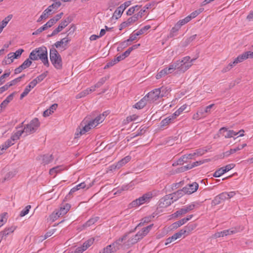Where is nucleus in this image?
Returning a JSON list of instances; mask_svg holds the SVG:
<instances>
[{
    "label": "nucleus",
    "mask_w": 253,
    "mask_h": 253,
    "mask_svg": "<svg viewBox=\"0 0 253 253\" xmlns=\"http://www.w3.org/2000/svg\"><path fill=\"white\" fill-rule=\"evenodd\" d=\"M129 233H126L122 237L114 242L112 244L109 245L104 248L99 253H114L118 250L125 248V242L124 241L126 239V237Z\"/></svg>",
    "instance_id": "obj_1"
},
{
    "label": "nucleus",
    "mask_w": 253,
    "mask_h": 253,
    "mask_svg": "<svg viewBox=\"0 0 253 253\" xmlns=\"http://www.w3.org/2000/svg\"><path fill=\"white\" fill-rule=\"evenodd\" d=\"M194 60L195 59L190 60V57L187 56L183 58L181 60H177L171 64L175 70L177 69L180 72L184 73L191 67Z\"/></svg>",
    "instance_id": "obj_2"
},
{
    "label": "nucleus",
    "mask_w": 253,
    "mask_h": 253,
    "mask_svg": "<svg viewBox=\"0 0 253 253\" xmlns=\"http://www.w3.org/2000/svg\"><path fill=\"white\" fill-rule=\"evenodd\" d=\"M49 57L50 61L54 67L56 69H61L62 68L61 57L57 50L53 47L50 49Z\"/></svg>",
    "instance_id": "obj_3"
},
{
    "label": "nucleus",
    "mask_w": 253,
    "mask_h": 253,
    "mask_svg": "<svg viewBox=\"0 0 253 253\" xmlns=\"http://www.w3.org/2000/svg\"><path fill=\"white\" fill-rule=\"evenodd\" d=\"M38 58L41 59L43 64L49 67V63L47 58V50L45 46H42L35 49Z\"/></svg>",
    "instance_id": "obj_4"
},
{
    "label": "nucleus",
    "mask_w": 253,
    "mask_h": 253,
    "mask_svg": "<svg viewBox=\"0 0 253 253\" xmlns=\"http://www.w3.org/2000/svg\"><path fill=\"white\" fill-rule=\"evenodd\" d=\"M40 126V123L38 119L35 118L24 126L23 130L26 135L32 134L36 131Z\"/></svg>",
    "instance_id": "obj_5"
},
{
    "label": "nucleus",
    "mask_w": 253,
    "mask_h": 253,
    "mask_svg": "<svg viewBox=\"0 0 253 253\" xmlns=\"http://www.w3.org/2000/svg\"><path fill=\"white\" fill-rule=\"evenodd\" d=\"M152 194L151 193H147L144 194L142 197H140L131 202L128 205V208H132L141 205L148 201L151 198H152Z\"/></svg>",
    "instance_id": "obj_6"
},
{
    "label": "nucleus",
    "mask_w": 253,
    "mask_h": 253,
    "mask_svg": "<svg viewBox=\"0 0 253 253\" xmlns=\"http://www.w3.org/2000/svg\"><path fill=\"white\" fill-rule=\"evenodd\" d=\"M71 22V19L68 17L64 20L62 21L57 28L53 31L50 35L47 36L48 37H51L57 34L65 28Z\"/></svg>",
    "instance_id": "obj_7"
},
{
    "label": "nucleus",
    "mask_w": 253,
    "mask_h": 253,
    "mask_svg": "<svg viewBox=\"0 0 253 253\" xmlns=\"http://www.w3.org/2000/svg\"><path fill=\"white\" fill-rule=\"evenodd\" d=\"M95 126L90 121L87 125H85L82 128H79L77 129V131L75 134L76 138H78L80 135H82L88 131L91 128L95 127Z\"/></svg>",
    "instance_id": "obj_8"
},
{
    "label": "nucleus",
    "mask_w": 253,
    "mask_h": 253,
    "mask_svg": "<svg viewBox=\"0 0 253 253\" xmlns=\"http://www.w3.org/2000/svg\"><path fill=\"white\" fill-rule=\"evenodd\" d=\"M159 89L156 88L149 92L146 95H145V97H146L148 101L150 102H154L159 98H161L160 96V91Z\"/></svg>",
    "instance_id": "obj_9"
},
{
    "label": "nucleus",
    "mask_w": 253,
    "mask_h": 253,
    "mask_svg": "<svg viewBox=\"0 0 253 253\" xmlns=\"http://www.w3.org/2000/svg\"><path fill=\"white\" fill-rule=\"evenodd\" d=\"M234 167V164H231L226 165L225 167L220 168L214 173L213 176L215 177H219L224 173L232 169Z\"/></svg>",
    "instance_id": "obj_10"
},
{
    "label": "nucleus",
    "mask_w": 253,
    "mask_h": 253,
    "mask_svg": "<svg viewBox=\"0 0 253 253\" xmlns=\"http://www.w3.org/2000/svg\"><path fill=\"white\" fill-rule=\"evenodd\" d=\"M153 226V224H151L147 227L142 228L141 231H139L136 234L134 235L135 238H136L138 241L141 240L147 235Z\"/></svg>",
    "instance_id": "obj_11"
},
{
    "label": "nucleus",
    "mask_w": 253,
    "mask_h": 253,
    "mask_svg": "<svg viewBox=\"0 0 253 253\" xmlns=\"http://www.w3.org/2000/svg\"><path fill=\"white\" fill-rule=\"evenodd\" d=\"M236 228H233L228 230H225L221 232H217L213 235V238H217L221 237L226 236L229 235L233 234L238 232Z\"/></svg>",
    "instance_id": "obj_12"
},
{
    "label": "nucleus",
    "mask_w": 253,
    "mask_h": 253,
    "mask_svg": "<svg viewBox=\"0 0 253 253\" xmlns=\"http://www.w3.org/2000/svg\"><path fill=\"white\" fill-rule=\"evenodd\" d=\"M199 187V185L197 182H193L192 184H188L183 188V190L185 194H191L196 192Z\"/></svg>",
    "instance_id": "obj_13"
},
{
    "label": "nucleus",
    "mask_w": 253,
    "mask_h": 253,
    "mask_svg": "<svg viewBox=\"0 0 253 253\" xmlns=\"http://www.w3.org/2000/svg\"><path fill=\"white\" fill-rule=\"evenodd\" d=\"M195 207V206L194 204L188 205L186 207H184L176 211L173 214V215L174 217H178L181 215L185 214L187 213L188 211L193 210Z\"/></svg>",
    "instance_id": "obj_14"
},
{
    "label": "nucleus",
    "mask_w": 253,
    "mask_h": 253,
    "mask_svg": "<svg viewBox=\"0 0 253 253\" xmlns=\"http://www.w3.org/2000/svg\"><path fill=\"white\" fill-rule=\"evenodd\" d=\"M70 42V39L68 38H64L61 39L60 41L56 42L54 45L56 48L61 47L63 49V50L66 49L68 46V44Z\"/></svg>",
    "instance_id": "obj_15"
},
{
    "label": "nucleus",
    "mask_w": 253,
    "mask_h": 253,
    "mask_svg": "<svg viewBox=\"0 0 253 253\" xmlns=\"http://www.w3.org/2000/svg\"><path fill=\"white\" fill-rule=\"evenodd\" d=\"M71 208V205L69 204H65L62 205L60 207V210L56 213L55 218L59 217L61 215H63L67 213Z\"/></svg>",
    "instance_id": "obj_16"
},
{
    "label": "nucleus",
    "mask_w": 253,
    "mask_h": 253,
    "mask_svg": "<svg viewBox=\"0 0 253 253\" xmlns=\"http://www.w3.org/2000/svg\"><path fill=\"white\" fill-rule=\"evenodd\" d=\"M16 228V226H11L10 227L5 228L3 231L0 232V237L1 238L0 239V243L2 239H5L7 235L13 233Z\"/></svg>",
    "instance_id": "obj_17"
},
{
    "label": "nucleus",
    "mask_w": 253,
    "mask_h": 253,
    "mask_svg": "<svg viewBox=\"0 0 253 253\" xmlns=\"http://www.w3.org/2000/svg\"><path fill=\"white\" fill-rule=\"evenodd\" d=\"M226 196L224 194V192L218 195L215 197L212 201L211 205L212 206H215L222 203L226 200Z\"/></svg>",
    "instance_id": "obj_18"
},
{
    "label": "nucleus",
    "mask_w": 253,
    "mask_h": 253,
    "mask_svg": "<svg viewBox=\"0 0 253 253\" xmlns=\"http://www.w3.org/2000/svg\"><path fill=\"white\" fill-rule=\"evenodd\" d=\"M91 186H92V184H91L90 183H89L88 184H86V182H83L79 184L78 185H76V186L73 187V188H72L71 190H70L69 194H72L81 189L86 188V189H87L89 187H90Z\"/></svg>",
    "instance_id": "obj_19"
},
{
    "label": "nucleus",
    "mask_w": 253,
    "mask_h": 253,
    "mask_svg": "<svg viewBox=\"0 0 253 253\" xmlns=\"http://www.w3.org/2000/svg\"><path fill=\"white\" fill-rule=\"evenodd\" d=\"M173 201L170 198V195H166L164 198L162 199L160 205L161 207H167L170 205Z\"/></svg>",
    "instance_id": "obj_20"
},
{
    "label": "nucleus",
    "mask_w": 253,
    "mask_h": 253,
    "mask_svg": "<svg viewBox=\"0 0 253 253\" xmlns=\"http://www.w3.org/2000/svg\"><path fill=\"white\" fill-rule=\"evenodd\" d=\"M36 85V82L31 81L28 85H27L25 88L24 91L21 93L20 95V99H22L23 97L26 96L30 91L32 88H33Z\"/></svg>",
    "instance_id": "obj_21"
},
{
    "label": "nucleus",
    "mask_w": 253,
    "mask_h": 253,
    "mask_svg": "<svg viewBox=\"0 0 253 253\" xmlns=\"http://www.w3.org/2000/svg\"><path fill=\"white\" fill-rule=\"evenodd\" d=\"M184 194L185 192H184L182 188V189L178 190L171 194H169V195H170L171 199L174 202L181 198Z\"/></svg>",
    "instance_id": "obj_22"
},
{
    "label": "nucleus",
    "mask_w": 253,
    "mask_h": 253,
    "mask_svg": "<svg viewBox=\"0 0 253 253\" xmlns=\"http://www.w3.org/2000/svg\"><path fill=\"white\" fill-rule=\"evenodd\" d=\"M219 131L220 132H221L222 131H226L227 134L225 135V137L227 138L232 137L233 136H235L237 135L238 133H239L241 131L244 132V130L243 129L241 130L238 132H236L233 130H227V128H226L225 127H222L220 129Z\"/></svg>",
    "instance_id": "obj_23"
},
{
    "label": "nucleus",
    "mask_w": 253,
    "mask_h": 253,
    "mask_svg": "<svg viewBox=\"0 0 253 253\" xmlns=\"http://www.w3.org/2000/svg\"><path fill=\"white\" fill-rule=\"evenodd\" d=\"M148 101L145 96L142 98L139 102L136 103L133 107L137 109H141L143 108L147 104V101Z\"/></svg>",
    "instance_id": "obj_24"
},
{
    "label": "nucleus",
    "mask_w": 253,
    "mask_h": 253,
    "mask_svg": "<svg viewBox=\"0 0 253 253\" xmlns=\"http://www.w3.org/2000/svg\"><path fill=\"white\" fill-rule=\"evenodd\" d=\"M130 159L131 157L129 156H126L117 163L115 168L120 169L121 167H123L124 165L128 163L130 160Z\"/></svg>",
    "instance_id": "obj_25"
},
{
    "label": "nucleus",
    "mask_w": 253,
    "mask_h": 253,
    "mask_svg": "<svg viewBox=\"0 0 253 253\" xmlns=\"http://www.w3.org/2000/svg\"><path fill=\"white\" fill-rule=\"evenodd\" d=\"M138 242V241L136 238H135V236H134L133 237L129 238L128 240L125 242V248L128 249Z\"/></svg>",
    "instance_id": "obj_26"
},
{
    "label": "nucleus",
    "mask_w": 253,
    "mask_h": 253,
    "mask_svg": "<svg viewBox=\"0 0 253 253\" xmlns=\"http://www.w3.org/2000/svg\"><path fill=\"white\" fill-rule=\"evenodd\" d=\"M105 119V114L103 113L102 114L97 116L94 120L91 121L93 124L96 126L99 124L102 123Z\"/></svg>",
    "instance_id": "obj_27"
},
{
    "label": "nucleus",
    "mask_w": 253,
    "mask_h": 253,
    "mask_svg": "<svg viewBox=\"0 0 253 253\" xmlns=\"http://www.w3.org/2000/svg\"><path fill=\"white\" fill-rule=\"evenodd\" d=\"M125 9V6L120 5L117 8V9L114 12L113 17H115L117 19H118L119 17H121Z\"/></svg>",
    "instance_id": "obj_28"
},
{
    "label": "nucleus",
    "mask_w": 253,
    "mask_h": 253,
    "mask_svg": "<svg viewBox=\"0 0 253 253\" xmlns=\"http://www.w3.org/2000/svg\"><path fill=\"white\" fill-rule=\"evenodd\" d=\"M42 163L44 165H46L51 162L53 160V157L52 154H46L42 156Z\"/></svg>",
    "instance_id": "obj_29"
},
{
    "label": "nucleus",
    "mask_w": 253,
    "mask_h": 253,
    "mask_svg": "<svg viewBox=\"0 0 253 253\" xmlns=\"http://www.w3.org/2000/svg\"><path fill=\"white\" fill-rule=\"evenodd\" d=\"M15 173L13 171H9L6 173L5 175L0 179L1 182H4L5 181L10 179L15 175Z\"/></svg>",
    "instance_id": "obj_30"
},
{
    "label": "nucleus",
    "mask_w": 253,
    "mask_h": 253,
    "mask_svg": "<svg viewBox=\"0 0 253 253\" xmlns=\"http://www.w3.org/2000/svg\"><path fill=\"white\" fill-rule=\"evenodd\" d=\"M158 89H159V90L160 91V96L161 98L167 96L169 93V89L167 87L162 86L160 88H158Z\"/></svg>",
    "instance_id": "obj_31"
},
{
    "label": "nucleus",
    "mask_w": 253,
    "mask_h": 253,
    "mask_svg": "<svg viewBox=\"0 0 253 253\" xmlns=\"http://www.w3.org/2000/svg\"><path fill=\"white\" fill-rule=\"evenodd\" d=\"M48 72L46 71L41 75L38 76L36 79L33 80V81H36V85L41 82L43 80V79L47 76Z\"/></svg>",
    "instance_id": "obj_32"
},
{
    "label": "nucleus",
    "mask_w": 253,
    "mask_h": 253,
    "mask_svg": "<svg viewBox=\"0 0 253 253\" xmlns=\"http://www.w3.org/2000/svg\"><path fill=\"white\" fill-rule=\"evenodd\" d=\"M152 4L149 3L147 4L146 5H145L142 9H141L139 12L137 13L139 16L141 18L142 16L144 15V13H147V10L151 8Z\"/></svg>",
    "instance_id": "obj_33"
},
{
    "label": "nucleus",
    "mask_w": 253,
    "mask_h": 253,
    "mask_svg": "<svg viewBox=\"0 0 253 253\" xmlns=\"http://www.w3.org/2000/svg\"><path fill=\"white\" fill-rule=\"evenodd\" d=\"M197 37V35H194L187 39H186L183 42V46H186L188 45L190 42H193L194 40H195L196 38Z\"/></svg>",
    "instance_id": "obj_34"
},
{
    "label": "nucleus",
    "mask_w": 253,
    "mask_h": 253,
    "mask_svg": "<svg viewBox=\"0 0 253 253\" xmlns=\"http://www.w3.org/2000/svg\"><path fill=\"white\" fill-rule=\"evenodd\" d=\"M173 121L172 120V119L169 116V117H168L167 118H165V119L161 121V126H166L168 125L170 123H171V122H172Z\"/></svg>",
    "instance_id": "obj_35"
},
{
    "label": "nucleus",
    "mask_w": 253,
    "mask_h": 253,
    "mask_svg": "<svg viewBox=\"0 0 253 253\" xmlns=\"http://www.w3.org/2000/svg\"><path fill=\"white\" fill-rule=\"evenodd\" d=\"M141 17L139 16V15L137 13L134 15H133L132 17H129L126 21L127 23H128L129 25L130 24L135 22L137 21L138 19L140 18Z\"/></svg>",
    "instance_id": "obj_36"
},
{
    "label": "nucleus",
    "mask_w": 253,
    "mask_h": 253,
    "mask_svg": "<svg viewBox=\"0 0 253 253\" xmlns=\"http://www.w3.org/2000/svg\"><path fill=\"white\" fill-rule=\"evenodd\" d=\"M247 59V57L243 53V54L239 55L237 58L234 59L235 63H239L243 62L244 60Z\"/></svg>",
    "instance_id": "obj_37"
},
{
    "label": "nucleus",
    "mask_w": 253,
    "mask_h": 253,
    "mask_svg": "<svg viewBox=\"0 0 253 253\" xmlns=\"http://www.w3.org/2000/svg\"><path fill=\"white\" fill-rule=\"evenodd\" d=\"M23 133H25L23 129L22 130H18L11 136V139L12 141H15L18 139L20 136Z\"/></svg>",
    "instance_id": "obj_38"
},
{
    "label": "nucleus",
    "mask_w": 253,
    "mask_h": 253,
    "mask_svg": "<svg viewBox=\"0 0 253 253\" xmlns=\"http://www.w3.org/2000/svg\"><path fill=\"white\" fill-rule=\"evenodd\" d=\"M94 239L93 238H90L89 239H88V240H87L86 241H85L84 244L83 245H82L83 246V248H84V249L85 250V251L88 248H89L93 243L94 242Z\"/></svg>",
    "instance_id": "obj_39"
},
{
    "label": "nucleus",
    "mask_w": 253,
    "mask_h": 253,
    "mask_svg": "<svg viewBox=\"0 0 253 253\" xmlns=\"http://www.w3.org/2000/svg\"><path fill=\"white\" fill-rule=\"evenodd\" d=\"M185 220L184 218L181 219L172 224L173 228H177L178 227L181 226V225L185 224Z\"/></svg>",
    "instance_id": "obj_40"
},
{
    "label": "nucleus",
    "mask_w": 253,
    "mask_h": 253,
    "mask_svg": "<svg viewBox=\"0 0 253 253\" xmlns=\"http://www.w3.org/2000/svg\"><path fill=\"white\" fill-rule=\"evenodd\" d=\"M89 90H87V89H86L85 90H84L83 91L79 93V94H78L76 95V98L77 99H80L82 97H84L89 94Z\"/></svg>",
    "instance_id": "obj_41"
},
{
    "label": "nucleus",
    "mask_w": 253,
    "mask_h": 253,
    "mask_svg": "<svg viewBox=\"0 0 253 253\" xmlns=\"http://www.w3.org/2000/svg\"><path fill=\"white\" fill-rule=\"evenodd\" d=\"M31 208V205L27 206L20 213V216L23 217L27 214L29 211L30 209Z\"/></svg>",
    "instance_id": "obj_42"
},
{
    "label": "nucleus",
    "mask_w": 253,
    "mask_h": 253,
    "mask_svg": "<svg viewBox=\"0 0 253 253\" xmlns=\"http://www.w3.org/2000/svg\"><path fill=\"white\" fill-rule=\"evenodd\" d=\"M108 79V77H103L100 79V80L95 84V87H100L102 86Z\"/></svg>",
    "instance_id": "obj_43"
},
{
    "label": "nucleus",
    "mask_w": 253,
    "mask_h": 253,
    "mask_svg": "<svg viewBox=\"0 0 253 253\" xmlns=\"http://www.w3.org/2000/svg\"><path fill=\"white\" fill-rule=\"evenodd\" d=\"M98 219V217H96L95 218H90L89 220H88L84 225L85 227L90 226L91 225H93L95 223Z\"/></svg>",
    "instance_id": "obj_44"
},
{
    "label": "nucleus",
    "mask_w": 253,
    "mask_h": 253,
    "mask_svg": "<svg viewBox=\"0 0 253 253\" xmlns=\"http://www.w3.org/2000/svg\"><path fill=\"white\" fill-rule=\"evenodd\" d=\"M196 227L195 224H190L184 227L185 230L188 235L192 230H193Z\"/></svg>",
    "instance_id": "obj_45"
},
{
    "label": "nucleus",
    "mask_w": 253,
    "mask_h": 253,
    "mask_svg": "<svg viewBox=\"0 0 253 253\" xmlns=\"http://www.w3.org/2000/svg\"><path fill=\"white\" fill-rule=\"evenodd\" d=\"M14 141H12L11 139V138L10 137V139H8L5 143L2 145H3V149H6L10 146H12L14 144V143L13 142Z\"/></svg>",
    "instance_id": "obj_46"
},
{
    "label": "nucleus",
    "mask_w": 253,
    "mask_h": 253,
    "mask_svg": "<svg viewBox=\"0 0 253 253\" xmlns=\"http://www.w3.org/2000/svg\"><path fill=\"white\" fill-rule=\"evenodd\" d=\"M138 117L136 115L128 116L126 120H124V124L128 123L132 121L135 120Z\"/></svg>",
    "instance_id": "obj_47"
},
{
    "label": "nucleus",
    "mask_w": 253,
    "mask_h": 253,
    "mask_svg": "<svg viewBox=\"0 0 253 253\" xmlns=\"http://www.w3.org/2000/svg\"><path fill=\"white\" fill-rule=\"evenodd\" d=\"M29 59L31 60H38L39 59L38 57L36 54V52L35 49L33 50L30 54Z\"/></svg>",
    "instance_id": "obj_48"
},
{
    "label": "nucleus",
    "mask_w": 253,
    "mask_h": 253,
    "mask_svg": "<svg viewBox=\"0 0 253 253\" xmlns=\"http://www.w3.org/2000/svg\"><path fill=\"white\" fill-rule=\"evenodd\" d=\"M193 167L192 164H188L186 166H183V167H181V168H180L179 169V172H184L186 170H187L188 169H192Z\"/></svg>",
    "instance_id": "obj_49"
},
{
    "label": "nucleus",
    "mask_w": 253,
    "mask_h": 253,
    "mask_svg": "<svg viewBox=\"0 0 253 253\" xmlns=\"http://www.w3.org/2000/svg\"><path fill=\"white\" fill-rule=\"evenodd\" d=\"M32 63V61H31L29 58L27 59L21 65L23 67L24 69L30 67Z\"/></svg>",
    "instance_id": "obj_50"
},
{
    "label": "nucleus",
    "mask_w": 253,
    "mask_h": 253,
    "mask_svg": "<svg viewBox=\"0 0 253 253\" xmlns=\"http://www.w3.org/2000/svg\"><path fill=\"white\" fill-rule=\"evenodd\" d=\"M180 28V27L177 24L171 29L170 34V37H172L174 36V33L177 32Z\"/></svg>",
    "instance_id": "obj_51"
},
{
    "label": "nucleus",
    "mask_w": 253,
    "mask_h": 253,
    "mask_svg": "<svg viewBox=\"0 0 253 253\" xmlns=\"http://www.w3.org/2000/svg\"><path fill=\"white\" fill-rule=\"evenodd\" d=\"M181 236H182L178 232H177L173 234L170 238H168V240H170L169 242H172L176 240L177 239L181 238Z\"/></svg>",
    "instance_id": "obj_52"
},
{
    "label": "nucleus",
    "mask_w": 253,
    "mask_h": 253,
    "mask_svg": "<svg viewBox=\"0 0 253 253\" xmlns=\"http://www.w3.org/2000/svg\"><path fill=\"white\" fill-rule=\"evenodd\" d=\"M24 52V50L23 49H19L16 51L15 52L13 53V58H18L19 57L22 53Z\"/></svg>",
    "instance_id": "obj_53"
},
{
    "label": "nucleus",
    "mask_w": 253,
    "mask_h": 253,
    "mask_svg": "<svg viewBox=\"0 0 253 253\" xmlns=\"http://www.w3.org/2000/svg\"><path fill=\"white\" fill-rule=\"evenodd\" d=\"M203 10V8H200L197 10L194 11L192 13H191L190 15L192 19L198 16L200 13H201Z\"/></svg>",
    "instance_id": "obj_54"
},
{
    "label": "nucleus",
    "mask_w": 253,
    "mask_h": 253,
    "mask_svg": "<svg viewBox=\"0 0 253 253\" xmlns=\"http://www.w3.org/2000/svg\"><path fill=\"white\" fill-rule=\"evenodd\" d=\"M10 74V72L9 71L8 72L3 74L0 77V84H2L4 82V79L6 77H8Z\"/></svg>",
    "instance_id": "obj_55"
},
{
    "label": "nucleus",
    "mask_w": 253,
    "mask_h": 253,
    "mask_svg": "<svg viewBox=\"0 0 253 253\" xmlns=\"http://www.w3.org/2000/svg\"><path fill=\"white\" fill-rule=\"evenodd\" d=\"M207 151V149L203 148L196 150L195 153H196V155L202 156L203 154H204Z\"/></svg>",
    "instance_id": "obj_56"
},
{
    "label": "nucleus",
    "mask_w": 253,
    "mask_h": 253,
    "mask_svg": "<svg viewBox=\"0 0 253 253\" xmlns=\"http://www.w3.org/2000/svg\"><path fill=\"white\" fill-rule=\"evenodd\" d=\"M210 159H206L203 161H196L194 163H193L192 164L193 166V167H197L198 166H199L201 164H204L205 162H209L210 161Z\"/></svg>",
    "instance_id": "obj_57"
},
{
    "label": "nucleus",
    "mask_w": 253,
    "mask_h": 253,
    "mask_svg": "<svg viewBox=\"0 0 253 253\" xmlns=\"http://www.w3.org/2000/svg\"><path fill=\"white\" fill-rule=\"evenodd\" d=\"M117 63L118 62L116 61V60H115V58H114V60L107 63V64L104 67V69H107L109 68L110 67L113 66Z\"/></svg>",
    "instance_id": "obj_58"
},
{
    "label": "nucleus",
    "mask_w": 253,
    "mask_h": 253,
    "mask_svg": "<svg viewBox=\"0 0 253 253\" xmlns=\"http://www.w3.org/2000/svg\"><path fill=\"white\" fill-rule=\"evenodd\" d=\"M61 5V3L60 1H56L55 2L53 3L51 5H49V7L51 8L52 9L53 8L57 9L58 7H59Z\"/></svg>",
    "instance_id": "obj_59"
},
{
    "label": "nucleus",
    "mask_w": 253,
    "mask_h": 253,
    "mask_svg": "<svg viewBox=\"0 0 253 253\" xmlns=\"http://www.w3.org/2000/svg\"><path fill=\"white\" fill-rule=\"evenodd\" d=\"M6 215V213L3 215H0V227L2 226L4 223L6 222V218L5 216Z\"/></svg>",
    "instance_id": "obj_60"
},
{
    "label": "nucleus",
    "mask_w": 253,
    "mask_h": 253,
    "mask_svg": "<svg viewBox=\"0 0 253 253\" xmlns=\"http://www.w3.org/2000/svg\"><path fill=\"white\" fill-rule=\"evenodd\" d=\"M224 194L226 196V200L230 199L231 198L233 197L235 195V192L234 191H231L229 193L224 192Z\"/></svg>",
    "instance_id": "obj_61"
},
{
    "label": "nucleus",
    "mask_w": 253,
    "mask_h": 253,
    "mask_svg": "<svg viewBox=\"0 0 253 253\" xmlns=\"http://www.w3.org/2000/svg\"><path fill=\"white\" fill-rule=\"evenodd\" d=\"M85 250L84 248H83V246L79 247L76 249V250L74 251H72L70 253H82Z\"/></svg>",
    "instance_id": "obj_62"
},
{
    "label": "nucleus",
    "mask_w": 253,
    "mask_h": 253,
    "mask_svg": "<svg viewBox=\"0 0 253 253\" xmlns=\"http://www.w3.org/2000/svg\"><path fill=\"white\" fill-rule=\"evenodd\" d=\"M57 169H60V166H57L49 170V174L55 176L57 173Z\"/></svg>",
    "instance_id": "obj_63"
},
{
    "label": "nucleus",
    "mask_w": 253,
    "mask_h": 253,
    "mask_svg": "<svg viewBox=\"0 0 253 253\" xmlns=\"http://www.w3.org/2000/svg\"><path fill=\"white\" fill-rule=\"evenodd\" d=\"M63 15V12H61L59 14L56 15L53 18H52V20H54V22L56 23L59 19H60L62 16Z\"/></svg>",
    "instance_id": "obj_64"
}]
</instances>
